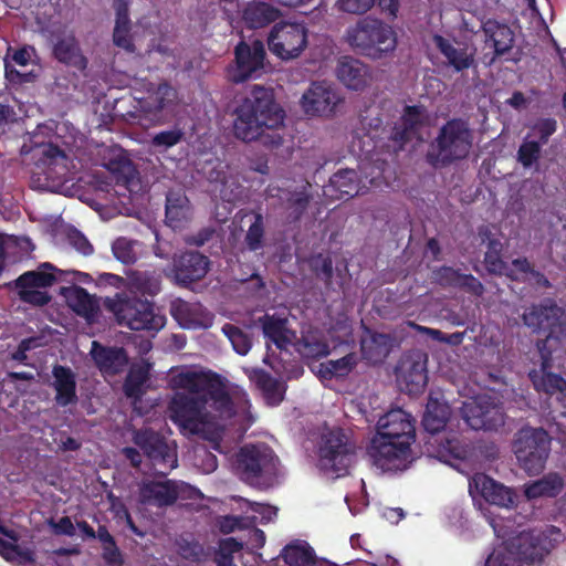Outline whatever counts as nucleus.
<instances>
[{
	"mask_svg": "<svg viewBox=\"0 0 566 566\" xmlns=\"http://www.w3.org/2000/svg\"><path fill=\"white\" fill-rule=\"evenodd\" d=\"M149 379V365H133L123 384L125 396L134 401L142 400L145 394V384Z\"/></svg>",
	"mask_w": 566,
	"mask_h": 566,
	"instance_id": "obj_38",
	"label": "nucleus"
},
{
	"mask_svg": "<svg viewBox=\"0 0 566 566\" xmlns=\"http://www.w3.org/2000/svg\"><path fill=\"white\" fill-rule=\"evenodd\" d=\"M130 20L122 21L115 20V27L113 31V42L116 46L122 48L128 52H133L135 46L130 35Z\"/></svg>",
	"mask_w": 566,
	"mask_h": 566,
	"instance_id": "obj_54",
	"label": "nucleus"
},
{
	"mask_svg": "<svg viewBox=\"0 0 566 566\" xmlns=\"http://www.w3.org/2000/svg\"><path fill=\"white\" fill-rule=\"evenodd\" d=\"M357 365V356L349 353L339 359H329L319 364L318 374L322 378L331 380L333 378L346 377Z\"/></svg>",
	"mask_w": 566,
	"mask_h": 566,
	"instance_id": "obj_43",
	"label": "nucleus"
},
{
	"mask_svg": "<svg viewBox=\"0 0 566 566\" xmlns=\"http://www.w3.org/2000/svg\"><path fill=\"white\" fill-rule=\"evenodd\" d=\"M52 388L55 390L54 400L57 406L66 407L77 402L76 376L74 371L63 365H54L52 368Z\"/></svg>",
	"mask_w": 566,
	"mask_h": 566,
	"instance_id": "obj_27",
	"label": "nucleus"
},
{
	"mask_svg": "<svg viewBox=\"0 0 566 566\" xmlns=\"http://www.w3.org/2000/svg\"><path fill=\"white\" fill-rule=\"evenodd\" d=\"M376 0H338L339 10L352 14H364L369 11Z\"/></svg>",
	"mask_w": 566,
	"mask_h": 566,
	"instance_id": "obj_59",
	"label": "nucleus"
},
{
	"mask_svg": "<svg viewBox=\"0 0 566 566\" xmlns=\"http://www.w3.org/2000/svg\"><path fill=\"white\" fill-rule=\"evenodd\" d=\"M329 188L337 199L352 198L359 193L358 175L354 169H340L329 178Z\"/></svg>",
	"mask_w": 566,
	"mask_h": 566,
	"instance_id": "obj_40",
	"label": "nucleus"
},
{
	"mask_svg": "<svg viewBox=\"0 0 566 566\" xmlns=\"http://www.w3.org/2000/svg\"><path fill=\"white\" fill-rule=\"evenodd\" d=\"M223 334L228 337L230 340L233 349L239 355H247L252 346L251 337L244 333L240 327L227 323L222 326Z\"/></svg>",
	"mask_w": 566,
	"mask_h": 566,
	"instance_id": "obj_51",
	"label": "nucleus"
},
{
	"mask_svg": "<svg viewBox=\"0 0 566 566\" xmlns=\"http://www.w3.org/2000/svg\"><path fill=\"white\" fill-rule=\"evenodd\" d=\"M133 286L142 294L156 295L161 289V277L156 272L136 271L132 277Z\"/></svg>",
	"mask_w": 566,
	"mask_h": 566,
	"instance_id": "obj_49",
	"label": "nucleus"
},
{
	"mask_svg": "<svg viewBox=\"0 0 566 566\" xmlns=\"http://www.w3.org/2000/svg\"><path fill=\"white\" fill-rule=\"evenodd\" d=\"M318 453L323 470L344 476L355 460V444L343 429L336 428L323 434Z\"/></svg>",
	"mask_w": 566,
	"mask_h": 566,
	"instance_id": "obj_14",
	"label": "nucleus"
},
{
	"mask_svg": "<svg viewBox=\"0 0 566 566\" xmlns=\"http://www.w3.org/2000/svg\"><path fill=\"white\" fill-rule=\"evenodd\" d=\"M210 269V260L198 251H186L172 258V274L176 282L188 287L202 280Z\"/></svg>",
	"mask_w": 566,
	"mask_h": 566,
	"instance_id": "obj_19",
	"label": "nucleus"
},
{
	"mask_svg": "<svg viewBox=\"0 0 566 566\" xmlns=\"http://www.w3.org/2000/svg\"><path fill=\"white\" fill-rule=\"evenodd\" d=\"M49 525L51 526L55 535H75V527L73 525L72 520L69 516H63L57 522L51 518L49 521Z\"/></svg>",
	"mask_w": 566,
	"mask_h": 566,
	"instance_id": "obj_62",
	"label": "nucleus"
},
{
	"mask_svg": "<svg viewBox=\"0 0 566 566\" xmlns=\"http://www.w3.org/2000/svg\"><path fill=\"white\" fill-rule=\"evenodd\" d=\"M263 334L280 349L285 348L290 343L287 319L275 315L265 314L260 318Z\"/></svg>",
	"mask_w": 566,
	"mask_h": 566,
	"instance_id": "obj_37",
	"label": "nucleus"
},
{
	"mask_svg": "<svg viewBox=\"0 0 566 566\" xmlns=\"http://www.w3.org/2000/svg\"><path fill=\"white\" fill-rule=\"evenodd\" d=\"M415 440V419L401 408L391 409L379 418L367 455L382 472L403 471L415 460L411 450Z\"/></svg>",
	"mask_w": 566,
	"mask_h": 566,
	"instance_id": "obj_1",
	"label": "nucleus"
},
{
	"mask_svg": "<svg viewBox=\"0 0 566 566\" xmlns=\"http://www.w3.org/2000/svg\"><path fill=\"white\" fill-rule=\"evenodd\" d=\"M105 307L114 314L118 325L136 332L155 335L167 322L166 315L155 303L137 296L117 293L113 298L105 300Z\"/></svg>",
	"mask_w": 566,
	"mask_h": 566,
	"instance_id": "obj_5",
	"label": "nucleus"
},
{
	"mask_svg": "<svg viewBox=\"0 0 566 566\" xmlns=\"http://www.w3.org/2000/svg\"><path fill=\"white\" fill-rule=\"evenodd\" d=\"M484 395H479L464 401L460 408L461 418L465 424L473 430H481L485 427L483 422Z\"/></svg>",
	"mask_w": 566,
	"mask_h": 566,
	"instance_id": "obj_46",
	"label": "nucleus"
},
{
	"mask_svg": "<svg viewBox=\"0 0 566 566\" xmlns=\"http://www.w3.org/2000/svg\"><path fill=\"white\" fill-rule=\"evenodd\" d=\"M432 42L446 57L447 64L455 72H462L473 65L474 54L469 53L467 48H455L448 39L440 34H434Z\"/></svg>",
	"mask_w": 566,
	"mask_h": 566,
	"instance_id": "obj_33",
	"label": "nucleus"
},
{
	"mask_svg": "<svg viewBox=\"0 0 566 566\" xmlns=\"http://www.w3.org/2000/svg\"><path fill=\"white\" fill-rule=\"evenodd\" d=\"M207 400L202 395H188L176 391L168 402L169 419L185 434H199L209 422Z\"/></svg>",
	"mask_w": 566,
	"mask_h": 566,
	"instance_id": "obj_12",
	"label": "nucleus"
},
{
	"mask_svg": "<svg viewBox=\"0 0 566 566\" xmlns=\"http://www.w3.org/2000/svg\"><path fill=\"white\" fill-rule=\"evenodd\" d=\"M67 241L76 251L83 255H91L94 252V248L87 238L75 228L67 232Z\"/></svg>",
	"mask_w": 566,
	"mask_h": 566,
	"instance_id": "obj_58",
	"label": "nucleus"
},
{
	"mask_svg": "<svg viewBox=\"0 0 566 566\" xmlns=\"http://www.w3.org/2000/svg\"><path fill=\"white\" fill-rule=\"evenodd\" d=\"M484 264L486 270L496 275L506 274L507 264L502 260V252H485Z\"/></svg>",
	"mask_w": 566,
	"mask_h": 566,
	"instance_id": "obj_60",
	"label": "nucleus"
},
{
	"mask_svg": "<svg viewBox=\"0 0 566 566\" xmlns=\"http://www.w3.org/2000/svg\"><path fill=\"white\" fill-rule=\"evenodd\" d=\"M520 467L528 475H537L545 469L551 452V439L542 429H522L513 443Z\"/></svg>",
	"mask_w": 566,
	"mask_h": 566,
	"instance_id": "obj_13",
	"label": "nucleus"
},
{
	"mask_svg": "<svg viewBox=\"0 0 566 566\" xmlns=\"http://www.w3.org/2000/svg\"><path fill=\"white\" fill-rule=\"evenodd\" d=\"M200 304L190 303L181 298H177L171 303L170 314L184 328H196L202 325L200 313Z\"/></svg>",
	"mask_w": 566,
	"mask_h": 566,
	"instance_id": "obj_39",
	"label": "nucleus"
},
{
	"mask_svg": "<svg viewBox=\"0 0 566 566\" xmlns=\"http://www.w3.org/2000/svg\"><path fill=\"white\" fill-rule=\"evenodd\" d=\"M431 280L441 287L460 289L478 297L484 293V286L479 279L452 266L442 265L432 270Z\"/></svg>",
	"mask_w": 566,
	"mask_h": 566,
	"instance_id": "obj_21",
	"label": "nucleus"
},
{
	"mask_svg": "<svg viewBox=\"0 0 566 566\" xmlns=\"http://www.w3.org/2000/svg\"><path fill=\"white\" fill-rule=\"evenodd\" d=\"M176 491L178 493V499L181 500H201L203 499V494L201 491L186 482L176 481Z\"/></svg>",
	"mask_w": 566,
	"mask_h": 566,
	"instance_id": "obj_64",
	"label": "nucleus"
},
{
	"mask_svg": "<svg viewBox=\"0 0 566 566\" xmlns=\"http://www.w3.org/2000/svg\"><path fill=\"white\" fill-rule=\"evenodd\" d=\"M133 441L138 446L144 454L153 462L165 470H171L177 467V451L171 447L166 438L150 428L139 429L134 432Z\"/></svg>",
	"mask_w": 566,
	"mask_h": 566,
	"instance_id": "obj_18",
	"label": "nucleus"
},
{
	"mask_svg": "<svg viewBox=\"0 0 566 566\" xmlns=\"http://www.w3.org/2000/svg\"><path fill=\"white\" fill-rule=\"evenodd\" d=\"M62 294L69 307L86 319L94 317L99 311L97 300L82 286L63 287Z\"/></svg>",
	"mask_w": 566,
	"mask_h": 566,
	"instance_id": "obj_32",
	"label": "nucleus"
},
{
	"mask_svg": "<svg viewBox=\"0 0 566 566\" xmlns=\"http://www.w3.org/2000/svg\"><path fill=\"white\" fill-rule=\"evenodd\" d=\"M348 45L358 54L378 60L396 50L397 36L392 28L381 20L365 17L345 33Z\"/></svg>",
	"mask_w": 566,
	"mask_h": 566,
	"instance_id": "obj_6",
	"label": "nucleus"
},
{
	"mask_svg": "<svg viewBox=\"0 0 566 566\" xmlns=\"http://www.w3.org/2000/svg\"><path fill=\"white\" fill-rule=\"evenodd\" d=\"M297 350L304 358L319 359L329 354V346L318 332H307L297 342Z\"/></svg>",
	"mask_w": 566,
	"mask_h": 566,
	"instance_id": "obj_41",
	"label": "nucleus"
},
{
	"mask_svg": "<svg viewBox=\"0 0 566 566\" xmlns=\"http://www.w3.org/2000/svg\"><path fill=\"white\" fill-rule=\"evenodd\" d=\"M336 74L345 86L354 91H360L367 85L369 69L358 59L343 56L338 60Z\"/></svg>",
	"mask_w": 566,
	"mask_h": 566,
	"instance_id": "obj_29",
	"label": "nucleus"
},
{
	"mask_svg": "<svg viewBox=\"0 0 566 566\" xmlns=\"http://www.w3.org/2000/svg\"><path fill=\"white\" fill-rule=\"evenodd\" d=\"M175 389L187 390L188 395H202L211 400V407L222 415L233 411L232 399L219 374L214 371L186 370L174 375L170 379Z\"/></svg>",
	"mask_w": 566,
	"mask_h": 566,
	"instance_id": "obj_10",
	"label": "nucleus"
},
{
	"mask_svg": "<svg viewBox=\"0 0 566 566\" xmlns=\"http://www.w3.org/2000/svg\"><path fill=\"white\" fill-rule=\"evenodd\" d=\"M233 132L243 142L260 139L269 148L282 146L284 138L277 132L283 127L285 112L276 103L272 88L254 85L235 108Z\"/></svg>",
	"mask_w": 566,
	"mask_h": 566,
	"instance_id": "obj_2",
	"label": "nucleus"
},
{
	"mask_svg": "<svg viewBox=\"0 0 566 566\" xmlns=\"http://www.w3.org/2000/svg\"><path fill=\"white\" fill-rule=\"evenodd\" d=\"M339 97L324 83H313L302 96V106L308 115H328L339 103Z\"/></svg>",
	"mask_w": 566,
	"mask_h": 566,
	"instance_id": "obj_23",
	"label": "nucleus"
},
{
	"mask_svg": "<svg viewBox=\"0 0 566 566\" xmlns=\"http://www.w3.org/2000/svg\"><path fill=\"white\" fill-rule=\"evenodd\" d=\"M551 549L544 533L524 531L493 547L483 566H543Z\"/></svg>",
	"mask_w": 566,
	"mask_h": 566,
	"instance_id": "obj_3",
	"label": "nucleus"
},
{
	"mask_svg": "<svg viewBox=\"0 0 566 566\" xmlns=\"http://www.w3.org/2000/svg\"><path fill=\"white\" fill-rule=\"evenodd\" d=\"M52 55L57 62L81 72L87 67V59L82 53L80 43L73 34L57 36L53 43Z\"/></svg>",
	"mask_w": 566,
	"mask_h": 566,
	"instance_id": "obj_26",
	"label": "nucleus"
},
{
	"mask_svg": "<svg viewBox=\"0 0 566 566\" xmlns=\"http://www.w3.org/2000/svg\"><path fill=\"white\" fill-rule=\"evenodd\" d=\"M11 51H12V54H11L12 61L20 66H27L31 62L32 56L35 55V49L31 45H23L15 50H12L10 48L8 50V54Z\"/></svg>",
	"mask_w": 566,
	"mask_h": 566,
	"instance_id": "obj_61",
	"label": "nucleus"
},
{
	"mask_svg": "<svg viewBox=\"0 0 566 566\" xmlns=\"http://www.w3.org/2000/svg\"><path fill=\"white\" fill-rule=\"evenodd\" d=\"M485 43L494 50L492 62L509 53L514 45V32L505 23L489 19L482 23Z\"/></svg>",
	"mask_w": 566,
	"mask_h": 566,
	"instance_id": "obj_28",
	"label": "nucleus"
},
{
	"mask_svg": "<svg viewBox=\"0 0 566 566\" xmlns=\"http://www.w3.org/2000/svg\"><path fill=\"white\" fill-rule=\"evenodd\" d=\"M451 409L446 402L430 398L422 417V426L430 433L427 444L433 448L434 457L462 460L467 455V449L455 434H441L450 420Z\"/></svg>",
	"mask_w": 566,
	"mask_h": 566,
	"instance_id": "obj_8",
	"label": "nucleus"
},
{
	"mask_svg": "<svg viewBox=\"0 0 566 566\" xmlns=\"http://www.w3.org/2000/svg\"><path fill=\"white\" fill-rule=\"evenodd\" d=\"M473 484L481 496L492 505L512 507L515 504L516 494L513 489L505 486L485 473L475 474Z\"/></svg>",
	"mask_w": 566,
	"mask_h": 566,
	"instance_id": "obj_24",
	"label": "nucleus"
},
{
	"mask_svg": "<svg viewBox=\"0 0 566 566\" xmlns=\"http://www.w3.org/2000/svg\"><path fill=\"white\" fill-rule=\"evenodd\" d=\"M427 119L428 114L423 105H408L403 108L400 122L395 124L389 137L398 150L420 134Z\"/></svg>",
	"mask_w": 566,
	"mask_h": 566,
	"instance_id": "obj_20",
	"label": "nucleus"
},
{
	"mask_svg": "<svg viewBox=\"0 0 566 566\" xmlns=\"http://www.w3.org/2000/svg\"><path fill=\"white\" fill-rule=\"evenodd\" d=\"M281 557L289 566H316L315 552L305 541L295 539L285 545Z\"/></svg>",
	"mask_w": 566,
	"mask_h": 566,
	"instance_id": "obj_36",
	"label": "nucleus"
},
{
	"mask_svg": "<svg viewBox=\"0 0 566 566\" xmlns=\"http://www.w3.org/2000/svg\"><path fill=\"white\" fill-rule=\"evenodd\" d=\"M114 256L124 264H133L136 261L133 242L126 238H118L112 245Z\"/></svg>",
	"mask_w": 566,
	"mask_h": 566,
	"instance_id": "obj_55",
	"label": "nucleus"
},
{
	"mask_svg": "<svg viewBox=\"0 0 566 566\" xmlns=\"http://www.w3.org/2000/svg\"><path fill=\"white\" fill-rule=\"evenodd\" d=\"M400 381L409 394L421 392L428 382L426 363L421 360H407L401 365Z\"/></svg>",
	"mask_w": 566,
	"mask_h": 566,
	"instance_id": "obj_35",
	"label": "nucleus"
},
{
	"mask_svg": "<svg viewBox=\"0 0 566 566\" xmlns=\"http://www.w3.org/2000/svg\"><path fill=\"white\" fill-rule=\"evenodd\" d=\"M190 207L187 197L169 193L166 198V221L172 228H180L189 219Z\"/></svg>",
	"mask_w": 566,
	"mask_h": 566,
	"instance_id": "obj_44",
	"label": "nucleus"
},
{
	"mask_svg": "<svg viewBox=\"0 0 566 566\" xmlns=\"http://www.w3.org/2000/svg\"><path fill=\"white\" fill-rule=\"evenodd\" d=\"M310 268L315 276L326 285L332 283L334 275L333 261L328 255L322 253L315 254L310 260Z\"/></svg>",
	"mask_w": 566,
	"mask_h": 566,
	"instance_id": "obj_53",
	"label": "nucleus"
},
{
	"mask_svg": "<svg viewBox=\"0 0 566 566\" xmlns=\"http://www.w3.org/2000/svg\"><path fill=\"white\" fill-rule=\"evenodd\" d=\"M551 359H553L551 357ZM543 365V363L541 364ZM552 360L547 367L542 366L541 371H533L530 374L531 380L535 389L544 392L551 397H555L557 402L566 408V379L558 374L547 371L551 368Z\"/></svg>",
	"mask_w": 566,
	"mask_h": 566,
	"instance_id": "obj_30",
	"label": "nucleus"
},
{
	"mask_svg": "<svg viewBox=\"0 0 566 566\" xmlns=\"http://www.w3.org/2000/svg\"><path fill=\"white\" fill-rule=\"evenodd\" d=\"M564 311L557 306L554 301L547 298L541 304H533L526 308L522 315L525 326L535 333H545L546 337L536 343L543 366L547 367L551 360V349L548 344L557 342V333L562 332V316Z\"/></svg>",
	"mask_w": 566,
	"mask_h": 566,
	"instance_id": "obj_11",
	"label": "nucleus"
},
{
	"mask_svg": "<svg viewBox=\"0 0 566 566\" xmlns=\"http://www.w3.org/2000/svg\"><path fill=\"white\" fill-rule=\"evenodd\" d=\"M176 486V480L146 482L140 488L142 502L158 507L170 506L178 500Z\"/></svg>",
	"mask_w": 566,
	"mask_h": 566,
	"instance_id": "obj_31",
	"label": "nucleus"
},
{
	"mask_svg": "<svg viewBox=\"0 0 566 566\" xmlns=\"http://www.w3.org/2000/svg\"><path fill=\"white\" fill-rule=\"evenodd\" d=\"M281 15L279 8L261 0L249 1L241 11L244 25L251 30L266 28L276 22Z\"/></svg>",
	"mask_w": 566,
	"mask_h": 566,
	"instance_id": "obj_25",
	"label": "nucleus"
},
{
	"mask_svg": "<svg viewBox=\"0 0 566 566\" xmlns=\"http://www.w3.org/2000/svg\"><path fill=\"white\" fill-rule=\"evenodd\" d=\"M253 222L250 224L244 243L249 251L255 252L264 247L265 223L261 212H252Z\"/></svg>",
	"mask_w": 566,
	"mask_h": 566,
	"instance_id": "obj_50",
	"label": "nucleus"
},
{
	"mask_svg": "<svg viewBox=\"0 0 566 566\" xmlns=\"http://www.w3.org/2000/svg\"><path fill=\"white\" fill-rule=\"evenodd\" d=\"M265 49L261 40L252 43L240 41L234 48V66L229 69V80L239 84L256 77L264 66Z\"/></svg>",
	"mask_w": 566,
	"mask_h": 566,
	"instance_id": "obj_17",
	"label": "nucleus"
},
{
	"mask_svg": "<svg viewBox=\"0 0 566 566\" xmlns=\"http://www.w3.org/2000/svg\"><path fill=\"white\" fill-rule=\"evenodd\" d=\"M41 160L44 164L53 165L56 164L59 160H66V155L59 146L48 144L46 146H44L42 150Z\"/></svg>",
	"mask_w": 566,
	"mask_h": 566,
	"instance_id": "obj_63",
	"label": "nucleus"
},
{
	"mask_svg": "<svg viewBox=\"0 0 566 566\" xmlns=\"http://www.w3.org/2000/svg\"><path fill=\"white\" fill-rule=\"evenodd\" d=\"M279 462V458L268 446L247 444L238 453L237 468L245 483L264 490L276 484Z\"/></svg>",
	"mask_w": 566,
	"mask_h": 566,
	"instance_id": "obj_9",
	"label": "nucleus"
},
{
	"mask_svg": "<svg viewBox=\"0 0 566 566\" xmlns=\"http://www.w3.org/2000/svg\"><path fill=\"white\" fill-rule=\"evenodd\" d=\"M307 33L303 23H275L268 36L269 50L281 60L298 57L307 46Z\"/></svg>",
	"mask_w": 566,
	"mask_h": 566,
	"instance_id": "obj_15",
	"label": "nucleus"
},
{
	"mask_svg": "<svg viewBox=\"0 0 566 566\" xmlns=\"http://www.w3.org/2000/svg\"><path fill=\"white\" fill-rule=\"evenodd\" d=\"M182 136L184 133L180 129L163 130L153 137L151 145L167 149L177 145L182 139Z\"/></svg>",
	"mask_w": 566,
	"mask_h": 566,
	"instance_id": "obj_56",
	"label": "nucleus"
},
{
	"mask_svg": "<svg viewBox=\"0 0 566 566\" xmlns=\"http://www.w3.org/2000/svg\"><path fill=\"white\" fill-rule=\"evenodd\" d=\"M251 381L262 391L268 405L277 406L284 399V389L281 382L262 368L252 369L249 375Z\"/></svg>",
	"mask_w": 566,
	"mask_h": 566,
	"instance_id": "obj_34",
	"label": "nucleus"
},
{
	"mask_svg": "<svg viewBox=\"0 0 566 566\" xmlns=\"http://www.w3.org/2000/svg\"><path fill=\"white\" fill-rule=\"evenodd\" d=\"M563 486V479L559 475L549 474L533 483L526 484L524 494L528 500L543 496L554 497L562 491Z\"/></svg>",
	"mask_w": 566,
	"mask_h": 566,
	"instance_id": "obj_42",
	"label": "nucleus"
},
{
	"mask_svg": "<svg viewBox=\"0 0 566 566\" xmlns=\"http://www.w3.org/2000/svg\"><path fill=\"white\" fill-rule=\"evenodd\" d=\"M52 271H55V268L51 263L44 262L36 271L24 272L9 285H14L22 302L44 306L50 303L51 296L48 292L35 289L49 287L54 284L56 277Z\"/></svg>",
	"mask_w": 566,
	"mask_h": 566,
	"instance_id": "obj_16",
	"label": "nucleus"
},
{
	"mask_svg": "<svg viewBox=\"0 0 566 566\" xmlns=\"http://www.w3.org/2000/svg\"><path fill=\"white\" fill-rule=\"evenodd\" d=\"M556 129L557 122L552 117L541 118L532 127V130L538 136L537 142L541 143L542 146L547 144L549 137L556 132Z\"/></svg>",
	"mask_w": 566,
	"mask_h": 566,
	"instance_id": "obj_57",
	"label": "nucleus"
},
{
	"mask_svg": "<svg viewBox=\"0 0 566 566\" xmlns=\"http://www.w3.org/2000/svg\"><path fill=\"white\" fill-rule=\"evenodd\" d=\"M134 117L142 126L164 125L172 119L179 102L175 86L167 81L149 83L142 96L135 97Z\"/></svg>",
	"mask_w": 566,
	"mask_h": 566,
	"instance_id": "obj_7",
	"label": "nucleus"
},
{
	"mask_svg": "<svg viewBox=\"0 0 566 566\" xmlns=\"http://www.w3.org/2000/svg\"><path fill=\"white\" fill-rule=\"evenodd\" d=\"M311 200L312 196L307 192L306 188L290 191L284 203L287 211V220L290 222L300 221L306 212Z\"/></svg>",
	"mask_w": 566,
	"mask_h": 566,
	"instance_id": "obj_47",
	"label": "nucleus"
},
{
	"mask_svg": "<svg viewBox=\"0 0 566 566\" xmlns=\"http://www.w3.org/2000/svg\"><path fill=\"white\" fill-rule=\"evenodd\" d=\"M96 367L104 375L116 376L128 364V355L123 347L104 346L97 340L92 342L90 352Z\"/></svg>",
	"mask_w": 566,
	"mask_h": 566,
	"instance_id": "obj_22",
	"label": "nucleus"
},
{
	"mask_svg": "<svg viewBox=\"0 0 566 566\" xmlns=\"http://www.w3.org/2000/svg\"><path fill=\"white\" fill-rule=\"evenodd\" d=\"M483 402L485 405V408L483 409V422H485V427H483L482 430L497 431L505 423L503 408L489 395H484Z\"/></svg>",
	"mask_w": 566,
	"mask_h": 566,
	"instance_id": "obj_48",
	"label": "nucleus"
},
{
	"mask_svg": "<svg viewBox=\"0 0 566 566\" xmlns=\"http://www.w3.org/2000/svg\"><path fill=\"white\" fill-rule=\"evenodd\" d=\"M473 145V133L462 118H451L439 129L430 143L426 160L434 168H444L465 159Z\"/></svg>",
	"mask_w": 566,
	"mask_h": 566,
	"instance_id": "obj_4",
	"label": "nucleus"
},
{
	"mask_svg": "<svg viewBox=\"0 0 566 566\" xmlns=\"http://www.w3.org/2000/svg\"><path fill=\"white\" fill-rule=\"evenodd\" d=\"M97 539L102 544V558L107 566H123L125 560L114 536L105 525H98Z\"/></svg>",
	"mask_w": 566,
	"mask_h": 566,
	"instance_id": "obj_45",
	"label": "nucleus"
},
{
	"mask_svg": "<svg viewBox=\"0 0 566 566\" xmlns=\"http://www.w3.org/2000/svg\"><path fill=\"white\" fill-rule=\"evenodd\" d=\"M542 156V145L536 140H530L528 135L520 145L516 154L517 161L524 168H531L539 160Z\"/></svg>",
	"mask_w": 566,
	"mask_h": 566,
	"instance_id": "obj_52",
	"label": "nucleus"
}]
</instances>
